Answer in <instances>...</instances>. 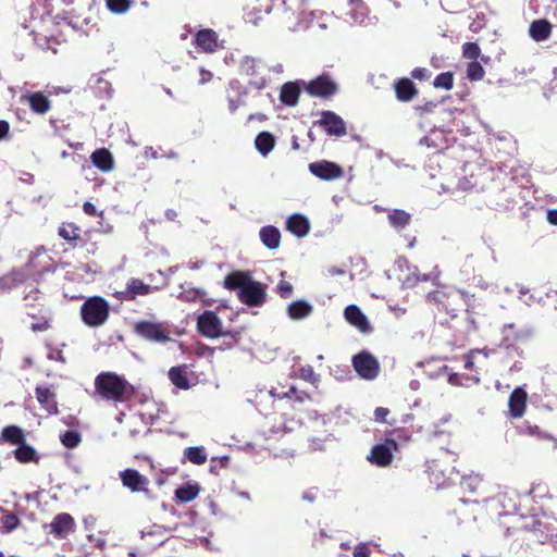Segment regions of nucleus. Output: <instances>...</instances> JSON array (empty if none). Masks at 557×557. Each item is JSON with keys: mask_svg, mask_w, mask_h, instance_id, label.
I'll return each mask as SVG.
<instances>
[{"mask_svg": "<svg viewBox=\"0 0 557 557\" xmlns=\"http://www.w3.org/2000/svg\"><path fill=\"white\" fill-rule=\"evenodd\" d=\"M96 392L107 400L126 401L133 395V386L112 372L100 373L95 380Z\"/></svg>", "mask_w": 557, "mask_h": 557, "instance_id": "f257e3e1", "label": "nucleus"}, {"mask_svg": "<svg viewBox=\"0 0 557 557\" xmlns=\"http://www.w3.org/2000/svg\"><path fill=\"white\" fill-rule=\"evenodd\" d=\"M426 301L450 319L456 318L466 305L465 294L458 289H435L426 295Z\"/></svg>", "mask_w": 557, "mask_h": 557, "instance_id": "f03ea898", "label": "nucleus"}, {"mask_svg": "<svg viewBox=\"0 0 557 557\" xmlns=\"http://www.w3.org/2000/svg\"><path fill=\"white\" fill-rule=\"evenodd\" d=\"M139 337L154 342L157 344H166L174 341L178 332L168 322H153L141 320L134 324L133 327Z\"/></svg>", "mask_w": 557, "mask_h": 557, "instance_id": "7ed1b4c3", "label": "nucleus"}, {"mask_svg": "<svg viewBox=\"0 0 557 557\" xmlns=\"http://www.w3.org/2000/svg\"><path fill=\"white\" fill-rule=\"evenodd\" d=\"M82 321L89 327L103 325L110 315V305L101 296L88 297L81 306Z\"/></svg>", "mask_w": 557, "mask_h": 557, "instance_id": "20e7f679", "label": "nucleus"}, {"mask_svg": "<svg viewBox=\"0 0 557 557\" xmlns=\"http://www.w3.org/2000/svg\"><path fill=\"white\" fill-rule=\"evenodd\" d=\"M41 299L42 298L38 296V292H33L24 298L26 313L34 320L30 323V329L35 332L45 331L50 326V310L40 301Z\"/></svg>", "mask_w": 557, "mask_h": 557, "instance_id": "39448f33", "label": "nucleus"}, {"mask_svg": "<svg viewBox=\"0 0 557 557\" xmlns=\"http://www.w3.org/2000/svg\"><path fill=\"white\" fill-rule=\"evenodd\" d=\"M304 85L309 96L321 99H330L339 90L338 84L326 73L317 76L308 83H304Z\"/></svg>", "mask_w": 557, "mask_h": 557, "instance_id": "423d86ee", "label": "nucleus"}, {"mask_svg": "<svg viewBox=\"0 0 557 557\" xmlns=\"http://www.w3.org/2000/svg\"><path fill=\"white\" fill-rule=\"evenodd\" d=\"M534 337V332L524 326L515 323L505 325L503 329L502 346L504 348H518L530 345Z\"/></svg>", "mask_w": 557, "mask_h": 557, "instance_id": "0eeeda50", "label": "nucleus"}, {"mask_svg": "<svg viewBox=\"0 0 557 557\" xmlns=\"http://www.w3.org/2000/svg\"><path fill=\"white\" fill-rule=\"evenodd\" d=\"M238 299L250 307H260L267 300L265 287L262 283L251 281L238 292Z\"/></svg>", "mask_w": 557, "mask_h": 557, "instance_id": "6e6552de", "label": "nucleus"}, {"mask_svg": "<svg viewBox=\"0 0 557 557\" xmlns=\"http://www.w3.org/2000/svg\"><path fill=\"white\" fill-rule=\"evenodd\" d=\"M313 124L322 127L329 136L342 137L347 134L346 123L333 111H322L321 119Z\"/></svg>", "mask_w": 557, "mask_h": 557, "instance_id": "1a4fd4ad", "label": "nucleus"}, {"mask_svg": "<svg viewBox=\"0 0 557 557\" xmlns=\"http://www.w3.org/2000/svg\"><path fill=\"white\" fill-rule=\"evenodd\" d=\"M352 364L357 373L366 380H373L379 374V362L368 351L363 350L356 355L352 358Z\"/></svg>", "mask_w": 557, "mask_h": 557, "instance_id": "9d476101", "label": "nucleus"}, {"mask_svg": "<svg viewBox=\"0 0 557 557\" xmlns=\"http://www.w3.org/2000/svg\"><path fill=\"white\" fill-rule=\"evenodd\" d=\"M198 331L209 337L214 338L221 334V320L213 311H205L197 320Z\"/></svg>", "mask_w": 557, "mask_h": 557, "instance_id": "9b49d317", "label": "nucleus"}, {"mask_svg": "<svg viewBox=\"0 0 557 557\" xmlns=\"http://www.w3.org/2000/svg\"><path fill=\"white\" fill-rule=\"evenodd\" d=\"M309 171L320 180L332 181L343 176V169L331 161L322 160L309 164Z\"/></svg>", "mask_w": 557, "mask_h": 557, "instance_id": "f8f14e48", "label": "nucleus"}, {"mask_svg": "<svg viewBox=\"0 0 557 557\" xmlns=\"http://www.w3.org/2000/svg\"><path fill=\"white\" fill-rule=\"evenodd\" d=\"M120 478L123 485L129 488L132 492H143L148 494L149 480L145 475L140 474L135 469H126L120 472Z\"/></svg>", "mask_w": 557, "mask_h": 557, "instance_id": "ddd939ff", "label": "nucleus"}, {"mask_svg": "<svg viewBox=\"0 0 557 557\" xmlns=\"http://www.w3.org/2000/svg\"><path fill=\"white\" fill-rule=\"evenodd\" d=\"M344 317L350 325L363 334L371 333L373 330L366 314L356 305L347 306L344 310Z\"/></svg>", "mask_w": 557, "mask_h": 557, "instance_id": "4468645a", "label": "nucleus"}, {"mask_svg": "<svg viewBox=\"0 0 557 557\" xmlns=\"http://www.w3.org/2000/svg\"><path fill=\"white\" fill-rule=\"evenodd\" d=\"M193 44L202 52L212 53L218 48V35L211 28L198 30L194 36Z\"/></svg>", "mask_w": 557, "mask_h": 557, "instance_id": "2eb2a0df", "label": "nucleus"}, {"mask_svg": "<svg viewBox=\"0 0 557 557\" xmlns=\"http://www.w3.org/2000/svg\"><path fill=\"white\" fill-rule=\"evenodd\" d=\"M152 287L149 284L144 283L139 278H131L124 292H121V298L123 300L133 301L137 296H145L152 292Z\"/></svg>", "mask_w": 557, "mask_h": 557, "instance_id": "dca6fc26", "label": "nucleus"}, {"mask_svg": "<svg viewBox=\"0 0 557 557\" xmlns=\"http://www.w3.org/2000/svg\"><path fill=\"white\" fill-rule=\"evenodd\" d=\"M74 528V520L69 513H60L50 523V532L58 537H66Z\"/></svg>", "mask_w": 557, "mask_h": 557, "instance_id": "f3484780", "label": "nucleus"}, {"mask_svg": "<svg viewBox=\"0 0 557 557\" xmlns=\"http://www.w3.org/2000/svg\"><path fill=\"white\" fill-rule=\"evenodd\" d=\"M81 232V227L71 222H63L58 228V235L73 248L83 244Z\"/></svg>", "mask_w": 557, "mask_h": 557, "instance_id": "a211bd4d", "label": "nucleus"}, {"mask_svg": "<svg viewBox=\"0 0 557 557\" xmlns=\"http://www.w3.org/2000/svg\"><path fill=\"white\" fill-rule=\"evenodd\" d=\"M29 104L30 110L36 114H46L51 109V101L41 91H36L23 96Z\"/></svg>", "mask_w": 557, "mask_h": 557, "instance_id": "6ab92c4d", "label": "nucleus"}, {"mask_svg": "<svg viewBox=\"0 0 557 557\" xmlns=\"http://www.w3.org/2000/svg\"><path fill=\"white\" fill-rule=\"evenodd\" d=\"M396 98L401 102H409L418 95L413 82L407 77L399 78L394 85Z\"/></svg>", "mask_w": 557, "mask_h": 557, "instance_id": "aec40b11", "label": "nucleus"}, {"mask_svg": "<svg viewBox=\"0 0 557 557\" xmlns=\"http://www.w3.org/2000/svg\"><path fill=\"white\" fill-rule=\"evenodd\" d=\"M553 25L546 18L534 20L529 27L530 37L536 41H545L552 35Z\"/></svg>", "mask_w": 557, "mask_h": 557, "instance_id": "412c9836", "label": "nucleus"}, {"mask_svg": "<svg viewBox=\"0 0 557 557\" xmlns=\"http://www.w3.org/2000/svg\"><path fill=\"white\" fill-rule=\"evenodd\" d=\"M286 230L297 237H304L309 233V220L299 213L292 214L286 221Z\"/></svg>", "mask_w": 557, "mask_h": 557, "instance_id": "4be33fe9", "label": "nucleus"}, {"mask_svg": "<svg viewBox=\"0 0 557 557\" xmlns=\"http://www.w3.org/2000/svg\"><path fill=\"white\" fill-rule=\"evenodd\" d=\"M251 278V274L248 271H233L225 276L224 287L230 290L240 292Z\"/></svg>", "mask_w": 557, "mask_h": 557, "instance_id": "5701e85b", "label": "nucleus"}, {"mask_svg": "<svg viewBox=\"0 0 557 557\" xmlns=\"http://www.w3.org/2000/svg\"><path fill=\"white\" fill-rule=\"evenodd\" d=\"M90 159L92 164L102 172H110L114 166L112 153L106 148L95 150Z\"/></svg>", "mask_w": 557, "mask_h": 557, "instance_id": "b1692460", "label": "nucleus"}, {"mask_svg": "<svg viewBox=\"0 0 557 557\" xmlns=\"http://www.w3.org/2000/svg\"><path fill=\"white\" fill-rule=\"evenodd\" d=\"M527 393L521 388L517 387L509 397V410L513 418H520L525 409Z\"/></svg>", "mask_w": 557, "mask_h": 557, "instance_id": "393cba45", "label": "nucleus"}, {"mask_svg": "<svg viewBox=\"0 0 557 557\" xmlns=\"http://www.w3.org/2000/svg\"><path fill=\"white\" fill-rule=\"evenodd\" d=\"M260 240L268 249H276L281 244V233L278 228L273 225L261 227L259 232Z\"/></svg>", "mask_w": 557, "mask_h": 557, "instance_id": "a878e982", "label": "nucleus"}, {"mask_svg": "<svg viewBox=\"0 0 557 557\" xmlns=\"http://www.w3.org/2000/svg\"><path fill=\"white\" fill-rule=\"evenodd\" d=\"M300 88L297 83H285L280 92V100L288 107H295L298 103Z\"/></svg>", "mask_w": 557, "mask_h": 557, "instance_id": "bb28decb", "label": "nucleus"}, {"mask_svg": "<svg viewBox=\"0 0 557 557\" xmlns=\"http://www.w3.org/2000/svg\"><path fill=\"white\" fill-rule=\"evenodd\" d=\"M388 223L396 230L403 231L411 222V214L401 209H392L387 213Z\"/></svg>", "mask_w": 557, "mask_h": 557, "instance_id": "cd10ccee", "label": "nucleus"}, {"mask_svg": "<svg viewBox=\"0 0 557 557\" xmlns=\"http://www.w3.org/2000/svg\"><path fill=\"white\" fill-rule=\"evenodd\" d=\"M437 276L430 273H420L418 268H414L412 272L408 273L403 280V286L406 288H416L420 283L436 281Z\"/></svg>", "mask_w": 557, "mask_h": 557, "instance_id": "c85d7f7f", "label": "nucleus"}, {"mask_svg": "<svg viewBox=\"0 0 557 557\" xmlns=\"http://www.w3.org/2000/svg\"><path fill=\"white\" fill-rule=\"evenodd\" d=\"M36 397L49 413L58 412L54 394L49 387L38 386L36 388Z\"/></svg>", "mask_w": 557, "mask_h": 557, "instance_id": "c756f323", "label": "nucleus"}, {"mask_svg": "<svg viewBox=\"0 0 557 557\" xmlns=\"http://www.w3.org/2000/svg\"><path fill=\"white\" fill-rule=\"evenodd\" d=\"M312 312V306L305 300H296L287 307L288 317L293 320H300Z\"/></svg>", "mask_w": 557, "mask_h": 557, "instance_id": "7c9ffc66", "label": "nucleus"}, {"mask_svg": "<svg viewBox=\"0 0 557 557\" xmlns=\"http://www.w3.org/2000/svg\"><path fill=\"white\" fill-rule=\"evenodd\" d=\"M369 460L381 467L387 466L392 461L391 449L386 445H376L373 447Z\"/></svg>", "mask_w": 557, "mask_h": 557, "instance_id": "2f4dec72", "label": "nucleus"}, {"mask_svg": "<svg viewBox=\"0 0 557 557\" xmlns=\"http://www.w3.org/2000/svg\"><path fill=\"white\" fill-rule=\"evenodd\" d=\"M257 150L262 154L267 156L272 151L275 145L274 136L269 132H261L255 139Z\"/></svg>", "mask_w": 557, "mask_h": 557, "instance_id": "473e14b6", "label": "nucleus"}, {"mask_svg": "<svg viewBox=\"0 0 557 557\" xmlns=\"http://www.w3.org/2000/svg\"><path fill=\"white\" fill-rule=\"evenodd\" d=\"M1 438L3 442L20 445L24 443V432L16 425H9L3 429Z\"/></svg>", "mask_w": 557, "mask_h": 557, "instance_id": "72a5a7b5", "label": "nucleus"}, {"mask_svg": "<svg viewBox=\"0 0 557 557\" xmlns=\"http://www.w3.org/2000/svg\"><path fill=\"white\" fill-rule=\"evenodd\" d=\"M184 456L194 465H203L208 458L203 446L187 447L184 450Z\"/></svg>", "mask_w": 557, "mask_h": 557, "instance_id": "f704fd0d", "label": "nucleus"}, {"mask_svg": "<svg viewBox=\"0 0 557 557\" xmlns=\"http://www.w3.org/2000/svg\"><path fill=\"white\" fill-rule=\"evenodd\" d=\"M15 458L20 462H30V461H38L37 454L35 449L26 444H20V446L14 451Z\"/></svg>", "mask_w": 557, "mask_h": 557, "instance_id": "c9c22d12", "label": "nucleus"}, {"mask_svg": "<svg viewBox=\"0 0 557 557\" xmlns=\"http://www.w3.org/2000/svg\"><path fill=\"white\" fill-rule=\"evenodd\" d=\"M199 490L197 486L188 485L176 490L175 496L180 502L188 503L198 496Z\"/></svg>", "mask_w": 557, "mask_h": 557, "instance_id": "e433bc0d", "label": "nucleus"}, {"mask_svg": "<svg viewBox=\"0 0 557 557\" xmlns=\"http://www.w3.org/2000/svg\"><path fill=\"white\" fill-rule=\"evenodd\" d=\"M433 86L435 88L450 90L454 86V74L451 72H444L438 74L433 81Z\"/></svg>", "mask_w": 557, "mask_h": 557, "instance_id": "4c0bfd02", "label": "nucleus"}, {"mask_svg": "<svg viewBox=\"0 0 557 557\" xmlns=\"http://www.w3.org/2000/svg\"><path fill=\"white\" fill-rule=\"evenodd\" d=\"M171 382L178 388H188V380L181 368H172L169 371Z\"/></svg>", "mask_w": 557, "mask_h": 557, "instance_id": "58836bf2", "label": "nucleus"}, {"mask_svg": "<svg viewBox=\"0 0 557 557\" xmlns=\"http://www.w3.org/2000/svg\"><path fill=\"white\" fill-rule=\"evenodd\" d=\"M485 75V71L483 69V66L476 62V61H472L468 64L467 66V78L472 81V82H476V81H481Z\"/></svg>", "mask_w": 557, "mask_h": 557, "instance_id": "ea45409f", "label": "nucleus"}, {"mask_svg": "<svg viewBox=\"0 0 557 557\" xmlns=\"http://www.w3.org/2000/svg\"><path fill=\"white\" fill-rule=\"evenodd\" d=\"M459 188L462 190H480L483 188V184L478 180L474 174L469 177L465 176L459 181Z\"/></svg>", "mask_w": 557, "mask_h": 557, "instance_id": "a19ab883", "label": "nucleus"}, {"mask_svg": "<svg viewBox=\"0 0 557 557\" xmlns=\"http://www.w3.org/2000/svg\"><path fill=\"white\" fill-rule=\"evenodd\" d=\"M131 0H107V8L115 14H123L131 8Z\"/></svg>", "mask_w": 557, "mask_h": 557, "instance_id": "79ce46f5", "label": "nucleus"}, {"mask_svg": "<svg viewBox=\"0 0 557 557\" xmlns=\"http://www.w3.org/2000/svg\"><path fill=\"white\" fill-rule=\"evenodd\" d=\"M462 54L466 59L476 61L481 55V48L476 42H465L462 45Z\"/></svg>", "mask_w": 557, "mask_h": 557, "instance_id": "37998d69", "label": "nucleus"}, {"mask_svg": "<svg viewBox=\"0 0 557 557\" xmlns=\"http://www.w3.org/2000/svg\"><path fill=\"white\" fill-rule=\"evenodd\" d=\"M61 442L67 448H75L81 443V435L74 431H66L61 435Z\"/></svg>", "mask_w": 557, "mask_h": 557, "instance_id": "c03bdc74", "label": "nucleus"}, {"mask_svg": "<svg viewBox=\"0 0 557 557\" xmlns=\"http://www.w3.org/2000/svg\"><path fill=\"white\" fill-rule=\"evenodd\" d=\"M482 481V476L479 474L469 475L467 478H463L462 485L469 488L471 492L475 493L478 492Z\"/></svg>", "mask_w": 557, "mask_h": 557, "instance_id": "a18cd8bd", "label": "nucleus"}, {"mask_svg": "<svg viewBox=\"0 0 557 557\" xmlns=\"http://www.w3.org/2000/svg\"><path fill=\"white\" fill-rule=\"evenodd\" d=\"M240 70H242V72L246 73L247 75H255L256 74L255 59L249 58V57L244 58L240 63Z\"/></svg>", "mask_w": 557, "mask_h": 557, "instance_id": "49530a36", "label": "nucleus"}, {"mask_svg": "<svg viewBox=\"0 0 557 557\" xmlns=\"http://www.w3.org/2000/svg\"><path fill=\"white\" fill-rule=\"evenodd\" d=\"M277 293L282 298H289L293 294V285L287 281H280L277 284Z\"/></svg>", "mask_w": 557, "mask_h": 557, "instance_id": "de8ad7c7", "label": "nucleus"}, {"mask_svg": "<svg viewBox=\"0 0 557 557\" xmlns=\"http://www.w3.org/2000/svg\"><path fill=\"white\" fill-rule=\"evenodd\" d=\"M299 376L312 384H317L318 376L313 372L311 367L301 368L299 371Z\"/></svg>", "mask_w": 557, "mask_h": 557, "instance_id": "09e8293b", "label": "nucleus"}, {"mask_svg": "<svg viewBox=\"0 0 557 557\" xmlns=\"http://www.w3.org/2000/svg\"><path fill=\"white\" fill-rule=\"evenodd\" d=\"M411 76L418 81H426L430 78L431 73L425 67H416L411 71Z\"/></svg>", "mask_w": 557, "mask_h": 557, "instance_id": "8fccbe9b", "label": "nucleus"}, {"mask_svg": "<svg viewBox=\"0 0 557 557\" xmlns=\"http://www.w3.org/2000/svg\"><path fill=\"white\" fill-rule=\"evenodd\" d=\"M485 24V14L480 13L476 15V17L473 20V22L470 24L469 28L472 32H479Z\"/></svg>", "mask_w": 557, "mask_h": 557, "instance_id": "3c124183", "label": "nucleus"}, {"mask_svg": "<svg viewBox=\"0 0 557 557\" xmlns=\"http://www.w3.org/2000/svg\"><path fill=\"white\" fill-rule=\"evenodd\" d=\"M83 211L85 214H87L89 216H99L102 214V213H99L96 206L89 201L84 202Z\"/></svg>", "mask_w": 557, "mask_h": 557, "instance_id": "603ef678", "label": "nucleus"}, {"mask_svg": "<svg viewBox=\"0 0 557 557\" xmlns=\"http://www.w3.org/2000/svg\"><path fill=\"white\" fill-rule=\"evenodd\" d=\"M370 549L366 544H359L354 549V557H369Z\"/></svg>", "mask_w": 557, "mask_h": 557, "instance_id": "864d4df0", "label": "nucleus"}, {"mask_svg": "<svg viewBox=\"0 0 557 557\" xmlns=\"http://www.w3.org/2000/svg\"><path fill=\"white\" fill-rule=\"evenodd\" d=\"M199 74H200V78H199L198 83L200 85H205L213 78V74L203 67L200 69Z\"/></svg>", "mask_w": 557, "mask_h": 557, "instance_id": "5fc2aeb1", "label": "nucleus"}, {"mask_svg": "<svg viewBox=\"0 0 557 557\" xmlns=\"http://www.w3.org/2000/svg\"><path fill=\"white\" fill-rule=\"evenodd\" d=\"M389 413V410L387 408L377 407L374 411V417L376 421L384 422L386 416Z\"/></svg>", "mask_w": 557, "mask_h": 557, "instance_id": "6e6d98bb", "label": "nucleus"}, {"mask_svg": "<svg viewBox=\"0 0 557 557\" xmlns=\"http://www.w3.org/2000/svg\"><path fill=\"white\" fill-rule=\"evenodd\" d=\"M9 131H10V124L7 121L1 120L0 121V140H2L3 138L7 137V135L9 134Z\"/></svg>", "mask_w": 557, "mask_h": 557, "instance_id": "4d7b16f0", "label": "nucleus"}, {"mask_svg": "<svg viewBox=\"0 0 557 557\" xmlns=\"http://www.w3.org/2000/svg\"><path fill=\"white\" fill-rule=\"evenodd\" d=\"M547 221L552 225H557V209L548 210L547 211Z\"/></svg>", "mask_w": 557, "mask_h": 557, "instance_id": "13d9d810", "label": "nucleus"}, {"mask_svg": "<svg viewBox=\"0 0 557 557\" xmlns=\"http://www.w3.org/2000/svg\"><path fill=\"white\" fill-rule=\"evenodd\" d=\"M349 3L357 10H360L362 14L367 10V7L362 0H349Z\"/></svg>", "mask_w": 557, "mask_h": 557, "instance_id": "bf43d9fd", "label": "nucleus"}, {"mask_svg": "<svg viewBox=\"0 0 557 557\" xmlns=\"http://www.w3.org/2000/svg\"><path fill=\"white\" fill-rule=\"evenodd\" d=\"M317 497V492L314 490L306 491L302 495V498L308 502H313Z\"/></svg>", "mask_w": 557, "mask_h": 557, "instance_id": "052dcab7", "label": "nucleus"}, {"mask_svg": "<svg viewBox=\"0 0 557 557\" xmlns=\"http://www.w3.org/2000/svg\"><path fill=\"white\" fill-rule=\"evenodd\" d=\"M239 107V100L228 98V109L232 113H234Z\"/></svg>", "mask_w": 557, "mask_h": 557, "instance_id": "680f3d73", "label": "nucleus"}, {"mask_svg": "<svg viewBox=\"0 0 557 557\" xmlns=\"http://www.w3.org/2000/svg\"><path fill=\"white\" fill-rule=\"evenodd\" d=\"M48 358L49 359H57V360H60V361H64L62 355H61V350H52L49 355H48Z\"/></svg>", "mask_w": 557, "mask_h": 557, "instance_id": "e2e57ef3", "label": "nucleus"}, {"mask_svg": "<svg viewBox=\"0 0 557 557\" xmlns=\"http://www.w3.org/2000/svg\"><path fill=\"white\" fill-rule=\"evenodd\" d=\"M175 215H176V212L174 210H169L166 212V216L170 218V219H173Z\"/></svg>", "mask_w": 557, "mask_h": 557, "instance_id": "0e129e2a", "label": "nucleus"}, {"mask_svg": "<svg viewBox=\"0 0 557 557\" xmlns=\"http://www.w3.org/2000/svg\"><path fill=\"white\" fill-rule=\"evenodd\" d=\"M553 17L557 21V2L555 3L553 8Z\"/></svg>", "mask_w": 557, "mask_h": 557, "instance_id": "69168bd1", "label": "nucleus"}, {"mask_svg": "<svg viewBox=\"0 0 557 557\" xmlns=\"http://www.w3.org/2000/svg\"><path fill=\"white\" fill-rule=\"evenodd\" d=\"M294 394H296V388L295 387H290L289 392L286 394V396L290 397Z\"/></svg>", "mask_w": 557, "mask_h": 557, "instance_id": "338daca9", "label": "nucleus"}, {"mask_svg": "<svg viewBox=\"0 0 557 557\" xmlns=\"http://www.w3.org/2000/svg\"><path fill=\"white\" fill-rule=\"evenodd\" d=\"M293 147H294L295 149H297V148H298V144H297V141H296V140H294V143H293Z\"/></svg>", "mask_w": 557, "mask_h": 557, "instance_id": "774afa93", "label": "nucleus"}]
</instances>
